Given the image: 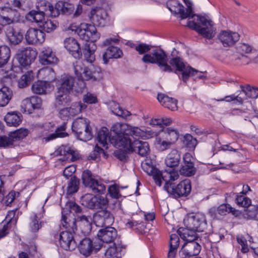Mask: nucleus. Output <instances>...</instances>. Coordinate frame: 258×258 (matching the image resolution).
Instances as JSON below:
<instances>
[{"mask_svg": "<svg viewBox=\"0 0 258 258\" xmlns=\"http://www.w3.org/2000/svg\"><path fill=\"white\" fill-rule=\"evenodd\" d=\"M46 14L38 10H32L28 14V18L39 24H41L44 21Z\"/></svg>", "mask_w": 258, "mask_h": 258, "instance_id": "obj_49", "label": "nucleus"}, {"mask_svg": "<svg viewBox=\"0 0 258 258\" xmlns=\"http://www.w3.org/2000/svg\"><path fill=\"white\" fill-rule=\"evenodd\" d=\"M165 189L174 197L177 198L187 195L191 190L190 182L188 179L183 180L174 187L167 183L164 186Z\"/></svg>", "mask_w": 258, "mask_h": 258, "instance_id": "obj_13", "label": "nucleus"}, {"mask_svg": "<svg viewBox=\"0 0 258 258\" xmlns=\"http://www.w3.org/2000/svg\"><path fill=\"white\" fill-rule=\"evenodd\" d=\"M90 127L89 123L86 118L80 117L76 119L72 125V131L75 135L81 133L82 131Z\"/></svg>", "mask_w": 258, "mask_h": 258, "instance_id": "obj_36", "label": "nucleus"}, {"mask_svg": "<svg viewBox=\"0 0 258 258\" xmlns=\"http://www.w3.org/2000/svg\"><path fill=\"white\" fill-rule=\"evenodd\" d=\"M44 32L37 28H29L25 35V39L29 44L42 43L44 41Z\"/></svg>", "mask_w": 258, "mask_h": 258, "instance_id": "obj_22", "label": "nucleus"}, {"mask_svg": "<svg viewBox=\"0 0 258 258\" xmlns=\"http://www.w3.org/2000/svg\"><path fill=\"white\" fill-rule=\"evenodd\" d=\"M152 47V46L148 45L146 43H141L136 46L135 49L139 53V54H144L147 52H148Z\"/></svg>", "mask_w": 258, "mask_h": 258, "instance_id": "obj_64", "label": "nucleus"}, {"mask_svg": "<svg viewBox=\"0 0 258 258\" xmlns=\"http://www.w3.org/2000/svg\"><path fill=\"white\" fill-rule=\"evenodd\" d=\"M142 61L145 63L157 64L159 68L163 72H172L171 67L176 68L175 73H181L182 80L186 82L188 78L195 76L199 71L189 66L186 65L182 58L175 57L169 61L170 66L168 64V57L166 53L162 49L153 50L150 54H145L142 58Z\"/></svg>", "mask_w": 258, "mask_h": 258, "instance_id": "obj_1", "label": "nucleus"}, {"mask_svg": "<svg viewBox=\"0 0 258 258\" xmlns=\"http://www.w3.org/2000/svg\"><path fill=\"white\" fill-rule=\"evenodd\" d=\"M108 191L112 198L118 199L121 197L119 186L116 184L110 185L108 187Z\"/></svg>", "mask_w": 258, "mask_h": 258, "instance_id": "obj_62", "label": "nucleus"}, {"mask_svg": "<svg viewBox=\"0 0 258 258\" xmlns=\"http://www.w3.org/2000/svg\"><path fill=\"white\" fill-rule=\"evenodd\" d=\"M4 119L8 125L17 126L22 121V115L17 112H8Z\"/></svg>", "mask_w": 258, "mask_h": 258, "instance_id": "obj_41", "label": "nucleus"}, {"mask_svg": "<svg viewBox=\"0 0 258 258\" xmlns=\"http://www.w3.org/2000/svg\"><path fill=\"white\" fill-rule=\"evenodd\" d=\"M59 153L66 157L67 160L75 161L80 158L78 151L69 146L62 145L59 148Z\"/></svg>", "mask_w": 258, "mask_h": 258, "instance_id": "obj_32", "label": "nucleus"}, {"mask_svg": "<svg viewBox=\"0 0 258 258\" xmlns=\"http://www.w3.org/2000/svg\"><path fill=\"white\" fill-rule=\"evenodd\" d=\"M172 122L171 118L169 117H162L161 118H154L150 121V124L153 126H159L161 127H163L164 126H167Z\"/></svg>", "mask_w": 258, "mask_h": 258, "instance_id": "obj_54", "label": "nucleus"}, {"mask_svg": "<svg viewBox=\"0 0 258 258\" xmlns=\"http://www.w3.org/2000/svg\"><path fill=\"white\" fill-rule=\"evenodd\" d=\"M78 248L81 253L85 256H88L93 251L92 241L88 238H84L80 241Z\"/></svg>", "mask_w": 258, "mask_h": 258, "instance_id": "obj_38", "label": "nucleus"}, {"mask_svg": "<svg viewBox=\"0 0 258 258\" xmlns=\"http://www.w3.org/2000/svg\"><path fill=\"white\" fill-rule=\"evenodd\" d=\"M79 180L76 177H71L67 187V191L69 194L76 192L79 189Z\"/></svg>", "mask_w": 258, "mask_h": 258, "instance_id": "obj_59", "label": "nucleus"}, {"mask_svg": "<svg viewBox=\"0 0 258 258\" xmlns=\"http://www.w3.org/2000/svg\"><path fill=\"white\" fill-rule=\"evenodd\" d=\"M183 222L186 228L196 230L197 232L203 231L207 225L205 215L201 213L187 215Z\"/></svg>", "mask_w": 258, "mask_h": 258, "instance_id": "obj_11", "label": "nucleus"}, {"mask_svg": "<svg viewBox=\"0 0 258 258\" xmlns=\"http://www.w3.org/2000/svg\"><path fill=\"white\" fill-rule=\"evenodd\" d=\"M5 33L9 42L13 45H16L20 43L23 38L22 32L16 31L13 27L10 26L6 28Z\"/></svg>", "mask_w": 258, "mask_h": 258, "instance_id": "obj_27", "label": "nucleus"}, {"mask_svg": "<svg viewBox=\"0 0 258 258\" xmlns=\"http://www.w3.org/2000/svg\"><path fill=\"white\" fill-rule=\"evenodd\" d=\"M142 167L145 172L148 175L153 176L156 184L160 186L161 182L159 179V176L161 172L151 164V161H150V162H148L146 161L145 162L142 163Z\"/></svg>", "mask_w": 258, "mask_h": 258, "instance_id": "obj_29", "label": "nucleus"}, {"mask_svg": "<svg viewBox=\"0 0 258 258\" xmlns=\"http://www.w3.org/2000/svg\"><path fill=\"white\" fill-rule=\"evenodd\" d=\"M77 34L81 39L86 41L83 48L85 59L87 62L92 63L95 60V52L97 46L95 42L99 39L100 34L97 32L94 25L87 23L81 24Z\"/></svg>", "mask_w": 258, "mask_h": 258, "instance_id": "obj_3", "label": "nucleus"}, {"mask_svg": "<svg viewBox=\"0 0 258 258\" xmlns=\"http://www.w3.org/2000/svg\"><path fill=\"white\" fill-rule=\"evenodd\" d=\"M180 158V153L176 150H173L167 155L165 163L169 167H176L179 165Z\"/></svg>", "mask_w": 258, "mask_h": 258, "instance_id": "obj_34", "label": "nucleus"}, {"mask_svg": "<svg viewBox=\"0 0 258 258\" xmlns=\"http://www.w3.org/2000/svg\"><path fill=\"white\" fill-rule=\"evenodd\" d=\"M201 249V246L197 241L186 242L179 253L181 258H188L199 254Z\"/></svg>", "mask_w": 258, "mask_h": 258, "instance_id": "obj_20", "label": "nucleus"}, {"mask_svg": "<svg viewBox=\"0 0 258 258\" xmlns=\"http://www.w3.org/2000/svg\"><path fill=\"white\" fill-rule=\"evenodd\" d=\"M218 213L222 216H224L228 213H231L233 215L236 214V211L233 208L231 207L230 205L227 204H223L220 205L217 208Z\"/></svg>", "mask_w": 258, "mask_h": 258, "instance_id": "obj_57", "label": "nucleus"}, {"mask_svg": "<svg viewBox=\"0 0 258 258\" xmlns=\"http://www.w3.org/2000/svg\"><path fill=\"white\" fill-rule=\"evenodd\" d=\"M73 232L71 231H64L60 233L58 236L59 244L63 249L72 250L77 246V244L74 238Z\"/></svg>", "mask_w": 258, "mask_h": 258, "instance_id": "obj_18", "label": "nucleus"}, {"mask_svg": "<svg viewBox=\"0 0 258 258\" xmlns=\"http://www.w3.org/2000/svg\"><path fill=\"white\" fill-rule=\"evenodd\" d=\"M33 78L32 71H28L23 75L18 82V85L20 88H24L30 83Z\"/></svg>", "mask_w": 258, "mask_h": 258, "instance_id": "obj_55", "label": "nucleus"}, {"mask_svg": "<svg viewBox=\"0 0 258 258\" xmlns=\"http://www.w3.org/2000/svg\"><path fill=\"white\" fill-rule=\"evenodd\" d=\"M235 203L240 207L247 208L251 205V202L249 198L241 194L237 195Z\"/></svg>", "mask_w": 258, "mask_h": 258, "instance_id": "obj_60", "label": "nucleus"}, {"mask_svg": "<svg viewBox=\"0 0 258 258\" xmlns=\"http://www.w3.org/2000/svg\"><path fill=\"white\" fill-rule=\"evenodd\" d=\"M143 135V132L142 131V134L140 136L129 135L125 136V138H120L117 142L113 140L112 142L115 145L121 146L126 152L137 153L142 157H146L150 151L149 144L147 142L136 139V137H142Z\"/></svg>", "mask_w": 258, "mask_h": 258, "instance_id": "obj_4", "label": "nucleus"}, {"mask_svg": "<svg viewBox=\"0 0 258 258\" xmlns=\"http://www.w3.org/2000/svg\"><path fill=\"white\" fill-rule=\"evenodd\" d=\"M38 76L44 79L46 82L52 81L55 78V73L53 70L49 67H45L40 69L38 72Z\"/></svg>", "mask_w": 258, "mask_h": 258, "instance_id": "obj_45", "label": "nucleus"}, {"mask_svg": "<svg viewBox=\"0 0 258 258\" xmlns=\"http://www.w3.org/2000/svg\"><path fill=\"white\" fill-rule=\"evenodd\" d=\"M196 232H197L196 230L186 228L183 230V233L180 235V236L186 242L196 241L195 240L198 237Z\"/></svg>", "mask_w": 258, "mask_h": 258, "instance_id": "obj_50", "label": "nucleus"}, {"mask_svg": "<svg viewBox=\"0 0 258 258\" xmlns=\"http://www.w3.org/2000/svg\"><path fill=\"white\" fill-rule=\"evenodd\" d=\"M240 87L242 88V90L240 95L242 97H244V95L251 98H256L258 97V89L251 87L248 85L245 87L241 86ZM244 99L245 98H244Z\"/></svg>", "mask_w": 258, "mask_h": 258, "instance_id": "obj_48", "label": "nucleus"}, {"mask_svg": "<svg viewBox=\"0 0 258 258\" xmlns=\"http://www.w3.org/2000/svg\"><path fill=\"white\" fill-rule=\"evenodd\" d=\"M109 108L112 113L124 118H126L128 116L131 115L130 111L127 110H123L119 106V104L115 101L110 102Z\"/></svg>", "mask_w": 258, "mask_h": 258, "instance_id": "obj_43", "label": "nucleus"}, {"mask_svg": "<svg viewBox=\"0 0 258 258\" xmlns=\"http://www.w3.org/2000/svg\"><path fill=\"white\" fill-rule=\"evenodd\" d=\"M122 55L121 50L117 47L113 46H109L103 53L102 56L104 63L107 64L108 60L110 58H118Z\"/></svg>", "mask_w": 258, "mask_h": 258, "instance_id": "obj_33", "label": "nucleus"}, {"mask_svg": "<svg viewBox=\"0 0 258 258\" xmlns=\"http://www.w3.org/2000/svg\"><path fill=\"white\" fill-rule=\"evenodd\" d=\"M39 26L43 31L50 33L56 28L57 23L55 21L47 19L44 20L41 24H39Z\"/></svg>", "mask_w": 258, "mask_h": 258, "instance_id": "obj_52", "label": "nucleus"}, {"mask_svg": "<svg viewBox=\"0 0 258 258\" xmlns=\"http://www.w3.org/2000/svg\"><path fill=\"white\" fill-rule=\"evenodd\" d=\"M97 236L99 240L105 243H111L117 236L116 229L109 226H106L104 228L99 230Z\"/></svg>", "mask_w": 258, "mask_h": 258, "instance_id": "obj_24", "label": "nucleus"}, {"mask_svg": "<svg viewBox=\"0 0 258 258\" xmlns=\"http://www.w3.org/2000/svg\"><path fill=\"white\" fill-rule=\"evenodd\" d=\"M187 9L185 11L183 6L177 0H170L167 2V6L170 12L174 14H179L181 19L187 18H192L195 15L193 14L192 3L189 0H183Z\"/></svg>", "mask_w": 258, "mask_h": 258, "instance_id": "obj_9", "label": "nucleus"}, {"mask_svg": "<svg viewBox=\"0 0 258 258\" xmlns=\"http://www.w3.org/2000/svg\"><path fill=\"white\" fill-rule=\"evenodd\" d=\"M75 78L69 75L62 76L58 81L57 91L55 94V106L65 105L71 101L69 94L75 84Z\"/></svg>", "mask_w": 258, "mask_h": 258, "instance_id": "obj_5", "label": "nucleus"}, {"mask_svg": "<svg viewBox=\"0 0 258 258\" xmlns=\"http://www.w3.org/2000/svg\"><path fill=\"white\" fill-rule=\"evenodd\" d=\"M197 22L188 21L187 26L192 30L197 31L204 37L210 39L215 35V30L213 22L207 19L205 17L197 15Z\"/></svg>", "mask_w": 258, "mask_h": 258, "instance_id": "obj_6", "label": "nucleus"}, {"mask_svg": "<svg viewBox=\"0 0 258 258\" xmlns=\"http://www.w3.org/2000/svg\"><path fill=\"white\" fill-rule=\"evenodd\" d=\"M36 7L37 10L45 14L46 16L55 17L54 6L45 0H40L36 3Z\"/></svg>", "mask_w": 258, "mask_h": 258, "instance_id": "obj_31", "label": "nucleus"}, {"mask_svg": "<svg viewBox=\"0 0 258 258\" xmlns=\"http://www.w3.org/2000/svg\"><path fill=\"white\" fill-rule=\"evenodd\" d=\"M76 136L79 140L84 142L90 140L93 136L90 127L88 128L87 130L82 131L81 133H78Z\"/></svg>", "mask_w": 258, "mask_h": 258, "instance_id": "obj_61", "label": "nucleus"}, {"mask_svg": "<svg viewBox=\"0 0 258 258\" xmlns=\"http://www.w3.org/2000/svg\"><path fill=\"white\" fill-rule=\"evenodd\" d=\"M29 131L26 128H20L10 133L11 137L14 142L19 141L25 138L28 134Z\"/></svg>", "mask_w": 258, "mask_h": 258, "instance_id": "obj_56", "label": "nucleus"}, {"mask_svg": "<svg viewBox=\"0 0 258 258\" xmlns=\"http://www.w3.org/2000/svg\"><path fill=\"white\" fill-rule=\"evenodd\" d=\"M13 96V92L9 87L4 86L0 89V107L6 106Z\"/></svg>", "mask_w": 258, "mask_h": 258, "instance_id": "obj_42", "label": "nucleus"}, {"mask_svg": "<svg viewBox=\"0 0 258 258\" xmlns=\"http://www.w3.org/2000/svg\"><path fill=\"white\" fill-rule=\"evenodd\" d=\"M107 16V14L104 9L96 8L91 10L90 19L94 26H103Z\"/></svg>", "mask_w": 258, "mask_h": 258, "instance_id": "obj_23", "label": "nucleus"}, {"mask_svg": "<svg viewBox=\"0 0 258 258\" xmlns=\"http://www.w3.org/2000/svg\"><path fill=\"white\" fill-rule=\"evenodd\" d=\"M111 134L109 136V131L107 128L103 127L100 129L97 135L98 142L103 147L108 148L107 143L110 142L113 146L116 148H121L114 144L112 140L119 141L120 138H125V136L131 135L132 136H140L142 134V130L138 127L132 126L126 123H116L111 128Z\"/></svg>", "mask_w": 258, "mask_h": 258, "instance_id": "obj_2", "label": "nucleus"}, {"mask_svg": "<svg viewBox=\"0 0 258 258\" xmlns=\"http://www.w3.org/2000/svg\"><path fill=\"white\" fill-rule=\"evenodd\" d=\"M20 14L16 10L10 8L0 9V25L6 26L10 25L20 20Z\"/></svg>", "mask_w": 258, "mask_h": 258, "instance_id": "obj_15", "label": "nucleus"}, {"mask_svg": "<svg viewBox=\"0 0 258 258\" xmlns=\"http://www.w3.org/2000/svg\"><path fill=\"white\" fill-rule=\"evenodd\" d=\"M82 179L84 185L91 189L94 194H103L105 191V185L95 179L90 170H85L83 172Z\"/></svg>", "mask_w": 258, "mask_h": 258, "instance_id": "obj_12", "label": "nucleus"}, {"mask_svg": "<svg viewBox=\"0 0 258 258\" xmlns=\"http://www.w3.org/2000/svg\"><path fill=\"white\" fill-rule=\"evenodd\" d=\"M237 50L241 54L239 59L243 64H258V51L253 46L246 43H240L237 46Z\"/></svg>", "mask_w": 258, "mask_h": 258, "instance_id": "obj_8", "label": "nucleus"}, {"mask_svg": "<svg viewBox=\"0 0 258 258\" xmlns=\"http://www.w3.org/2000/svg\"><path fill=\"white\" fill-rule=\"evenodd\" d=\"M40 61L44 65L55 64L58 58L52 49L49 47H43L39 55Z\"/></svg>", "mask_w": 258, "mask_h": 258, "instance_id": "obj_26", "label": "nucleus"}, {"mask_svg": "<svg viewBox=\"0 0 258 258\" xmlns=\"http://www.w3.org/2000/svg\"><path fill=\"white\" fill-rule=\"evenodd\" d=\"M64 46L75 58H79L82 55L80 44L75 38H66L64 40Z\"/></svg>", "mask_w": 258, "mask_h": 258, "instance_id": "obj_25", "label": "nucleus"}, {"mask_svg": "<svg viewBox=\"0 0 258 258\" xmlns=\"http://www.w3.org/2000/svg\"><path fill=\"white\" fill-rule=\"evenodd\" d=\"M83 204L90 209H104L108 205V201L106 198L102 196H92L85 195L83 197Z\"/></svg>", "mask_w": 258, "mask_h": 258, "instance_id": "obj_14", "label": "nucleus"}, {"mask_svg": "<svg viewBox=\"0 0 258 258\" xmlns=\"http://www.w3.org/2000/svg\"><path fill=\"white\" fill-rule=\"evenodd\" d=\"M83 11V6L80 4H78L75 8L72 4L58 1L54 6V15L56 17L61 13L66 15H72L73 18H77L82 14Z\"/></svg>", "mask_w": 258, "mask_h": 258, "instance_id": "obj_10", "label": "nucleus"}, {"mask_svg": "<svg viewBox=\"0 0 258 258\" xmlns=\"http://www.w3.org/2000/svg\"><path fill=\"white\" fill-rule=\"evenodd\" d=\"M11 56V50L6 45L0 46V68H3L8 62Z\"/></svg>", "mask_w": 258, "mask_h": 258, "instance_id": "obj_46", "label": "nucleus"}, {"mask_svg": "<svg viewBox=\"0 0 258 258\" xmlns=\"http://www.w3.org/2000/svg\"><path fill=\"white\" fill-rule=\"evenodd\" d=\"M114 220L113 214L106 209L100 210L93 215V222L98 227L111 225Z\"/></svg>", "mask_w": 258, "mask_h": 258, "instance_id": "obj_16", "label": "nucleus"}, {"mask_svg": "<svg viewBox=\"0 0 258 258\" xmlns=\"http://www.w3.org/2000/svg\"><path fill=\"white\" fill-rule=\"evenodd\" d=\"M48 85L49 84L46 81H38L32 85V91L36 94H44Z\"/></svg>", "mask_w": 258, "mask_h": 258, "instance_id": "obj_47", "label": "nucleus"}, {"mask_svg": "<svg viewBox=\"0 0 258 258\" xmlns=\"http://www.w3.org/2000/svg\"><path fill=\"white\" fill-rule=\"evenodd\" d=\"M21 107L24 109L25 112H27L29 114L33 113L34 110L30 98H27L23 100L22 102Z\"/></svg>", "mask_w": 258, "mask_h": 258, "instance_id": "obj_63", "label": "nucleus"}, {"mask_svg": "<svg viewBox=\"0 0 258 258\" xmlns=\"http://www.w3.org/2000/svg\"><path fill=\"white\" fill-rule=\"evenodd\" d=\"M179 177V174L177 171L174 169L170 170V171H165L164 172H161L159 176V179L161 183L162 180L165 182V184H173L172 182L177 179Z\"/></svg>", "mask_w": 258, "mask_h": 258, "instance_id": "obj_40", "label": "nucleus"}, {"mask_svg": "<svg viewBox=\"0 0 258 258\" xmlns=\"http://www.w3.org/2000/svg\"><path fill=\"white\" fill-rule=\"evenodd\" d=\"M76 220V222L79 223V225L82 227V230L84 231V232L91 231L92 223L93 221V217L92 218L91 215H78Z\"/></svg>", "mask_w": 258, "mask_h": 258, "instance_id": "obj_35", "label": "nucleus"}, {"mask_svg": "<svg viewBox=\"0 0 258 258\" xmlns=\"http://www.w3.org/2000/svg\"><path fill=\"white\" fill-rule=\"evenodd\" d=\"M74 72L78 79L88 81L91 79L96 80L101 72L100 68L94 64L86 67L82 61H77L74 66Z\"/></svg>", "mask_w": 258, "mask_h": 258, "instance_id": "obj_7", "label": "nucleus"}, {"mask_svg": "<svg viewBox=\"0 0 258 258\" xmlns=\"http://www.w3.org/2000/svg\"><path fill=\"white\" fill-rule=\"evenodd\" d=\"M218 37L224 47H231L239 40L240 35L235 32L224 30L219 33Z\"/></svg>", "mask_w": 258, "mask_h": 258, "instance_id": "obj_19", "label": "nucleus"}, {"mask_svg": "<svg viewBox=\"0 0 258 258\" xmlns=\"http://www.w3.org/2000/svg\"><path fill=\"white\" fill-rule=\"evenodd\" d=\"M126 225L127 227L133 229L137 232L142 233L144 231L145 228V225L143 223L134 220L128 221Z\"/></svg>", "mask_w": 258, "mask_h": 258, "instance_id": "obj_58", "label": "nucleus"}, {"mask_svg": "<svg viewBox=\"0 0 258 258\" xmlns=\"http://www.w3.org/2000/svg\"><path fill=\"white\" fill-rule=\"evenodd\" d=\"M37 53L35 49L31 47L22 48L17 53V59L22 66H27L31 63L36 58Z\"/></svg>", "mask_w": 258, "mask_h": 258, "instance_id": "obj_17", "label": "nucleus"}, {"mask_svg": "<svg viewBox=\"0 0 258 258\" xmlns=\"http://www.w3.org/2000/svg\"><path fill=\"white\" fill-rule=\"evenodd\" d=\"M86 108V105L80 102H75L70 107H66L60 109L59 111V116L62 119H67L74 117L80 113L82 110Z\"/></svg>", "mask_w": 258, "mask_h": 258, "instance_id": "obj_21", "label": "nucleus"}, {"mask_svg": "<svg viewBox=\"0 0 258 258\" xmlns=\"http://www.w3.org/2000/svg\"><path fill=\"white\" fill-rule=\"evenodd\" d=\"M157 99L160 104L171 110L177 109V100L173 98L169 97L164 94L158 95Z\"/></svg>", "mask_w": 258, "mask_h": 258, "instance_id": "obj_30", "label": "nucleus"}, {"mask_svg": "<svg viewBox=\"0 0 258 258\" xmlns=\"http://www.w3.org/2000/svg\"><path fill=\"white\" fill-rule=\"evenodd\" d=\"M66 123L63 122L60 125L55 128V133L43 138V140L46 142L55 139L57 138H64L69 136L68 134L66 132Z\"/></svg>", "mask_w": 258, "mask_h": 258, "instance_id": "obj_39", "label": "nucleus"}, {"mask_svg": "<svg viewBox=\"0 0 258 258\" xmlns=\"http://www.w3.org/2000/svg\"><path fill=\"white\" fill-rule=\"evenodd\" d=\"M63 209L62 211V217L60 220V225L67 229V231L74 232L77 229L76 218L71 217V214L65 213Z\"/></svg>", "mask_w": 258, "mask_h": 258, "instance_id": "obj_28", "label": "nucleus"}, {"mask_svg": "<svg viewBox=\"0 0 258 258\" xmlns=\"http://www.w3.org/2000/svg\"><path fill=\"white\" fill-rule=\"evenodd\" d=\"M165 138L173 144L178 139L179 133L176 130L172 128H167L164 131Z\"/></svg>", "mask_w": 258, "mask_h": 258, "instance_id": "obj_53", "label": "nucleus"}, {"mask_svg": "<svg viewBox=\"0 0 258 258\" xmlns=\"http://www.w3.org/2000/svg\"><path fill=\"white\" fill-rule=\"evenodd\" d=\"M43 215L40 214H34L31 218L29 224V227L30 231L33 233H36L42 227L43 222L41 221V219Z\"/></svg>", "mask_w": 258, "mask_h": 258, "instance_id": "obj_37", "label": "nucleus"}, {"mask_svg": "<svg viewBox=\"0 0 258 258\" xmlns=\"http://www.w3.org/2000/svg\"><path fill=\"white\" fill-rule=\"evenodd\" d=\"M120 248L113 243L112 246L106 249L102 258H120Z\"/></svg>", "mask_w": 258, "mask_h": 258, "instance_id": "obj_44", "label": "nucleus"}, {"mask_svg": "<svg viewBox=\"0 0 258 258\" xmlns=\"http://www.w3.org/2000/svg\"><path fill=\"white\" fill-rule=\"evenodd\" d=\"M181 175L185 176H191L195 174L196 168L194 164H183L179 170Z\"/></svg>", "mask_w": 258, "mask_h": 258, "instance_id": "obj_51", "label": "nucleus"}]
</instances>
